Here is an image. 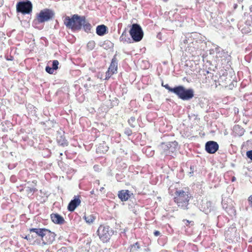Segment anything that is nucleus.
Wrapping results in <instances>:
<instances>
[{"instance_id":"f257e3e1","label":"nucleus","mask_w":252,"mask_h":252,"mask_svg":"<svg viewBox=\"0 0 252 252\" xmlns=\"http://www.w3.org/2000/svg\"><path fill=\"white\" fill-rule=\"evenodd\" d=\"M29 231L30 233L32 232L35 233L40 238V239H39L36 237H34L30 234H28L24 237V239L32 242L33 245H50L55 240L56 234L48 229L32 228L29 229Z\"/></svg>"},{"instance_id":"f03ea898","label":"nucleus","mask_w":252,"mask_h":252,"mask_svg":"<svg viewBox=\"0 0 252 252\" xmlns=\"http://www.w3.org/2000/svg\"><path fill=\"white\" fill-rule=\"evenodd\" d=\"M174 201L178 207L183 210H187L190 198L189 192L183 190H178L175 192Z\"/></svg>"},{"instance_id":"7ed1b4c3","label":"nucleus","mask_w":252,"mask_h":252,"mask_svg":"<svg viewBox=\"0 0 252 252\" xmlns=\"http://www.w3.org/2000/svg\"><path fill=\"white\" fill-rule=\"evenodd\" d=\"M114 232V230L107 225H100L97 230V234L103 243L108 242Z\"/></svg>"},{"instance_id":"20e7f679","label":"nucleus","mask_w":252,"mask_h":252,"mask_svg":"<svg viewBox=\"0 0 252 252\" xmlns=\"http://www.w3.org/2000/svg\"><path fill=\"white\" fill-rule=\"evenodd\" d=\"M55 16L54 12L48 8H45L41 10L38 13L36 14L35 19L34 22L37 23H43L52 20Z\"/></svg>"},{"instance_id":"39448f33","label":"nucleus","mask_w":252,"mask_h":252,"mask_svg":"<svg viewBox=\"0 0 252 252\" xmlns=\"http://www.w3.org/2000/svg\"><path fill=\"white\" fill-rule=\"evenodd\" d=\"M174 94L183 100H189L193 97L194 91L192 89H187L183 86H177Z\"/></svg>"},{"instance_id":"423d86ee","label":"nucleus","mask_w":252,"mask_h":252,"mask_svg":"<svg viewBox=\"0 0 252 252\" xmlns=\"http://www.w3.org/2000/svg\"><path fill=\"white\" fill-rule=\"evenodd\" d=\"M63 23L66 28L72 31L79 30V15L74 14L71 17L66 16L63 19Z\"/></svg>"},{"instance_id":"0eeeda50","label":"nucleus","mask_w":252,"mask_h":252,"mask_svg":"<svg viewBox=\"0 0 252 252\" xmlns=\"http://www.w3.org/2000/svg\"><path fill=\"white\" fill-rule=\"evenodd\" d=\"M129 34L135 42H139L142 40L143 37V32L140 26L137 24L132 25L129 31Z\"/></svg>"},{"instance_id":"6e6552de","label":"nucleus","mask_w":252,"mask_h":252,"mask_svg":"<svg viewBox=\"0 0 252 252\" xmlns=\"http://www.w3.org/2000/svg\"><path fill=\"white\" fill-rule=\"evenodd\" d=\"M32 5L29 0L18 2L16 4V11L23 14H30L32 11Z\"/></svg>"},{"instance_id":"1a4fd4ad","label":"nucleus","mask_w":252,"mask_h":252,"mask_svg":"<svg viewBox=\"0 0 252 252\" xmlns=\"http://www.w3.org/2000/svg\"><path fill=\"white\" fill-rule=\"evenodd\" d=\"M80 241L82 243L81 252H89L92 242L91 237L88 235H85L83 238H80Z\"/></svg>"},{"instance_id":"9d476101","label":"nucleus","mask_w":252,"mask_h":252,"mask_svg":"<svg viewBox=\"0 0 252 252\" xmlns=\"http://www.w3.org/2000/svg\"><path fill=\"white\" fill-rule=\"evenodd\" d=\"M219 149V145L214 141H209L205 144V150L208 153L214 154Z\"/></svg>"},{"instance_id":"9b49d317","label":"nucleus","mask_w":252,"mask_h":252,"mask_svg":"<svg viewBox=\"0 0 252 252\" xmlns=\"http://www.w3.org/2000/svg\"><path fill=\"white\" fill-rule=\"evenodd\" d=\"M118 68V61L115 55L112 59L110 65L108 68V70L106 73L108 77H110L112 74L116 73Z\"/></svg>"},{"instance_id":"f8f14e48","label":"nucleus","mask_w":252,"mask_h":252,"mask_svg":"<svg viewBox=\"0 0 252 252\" xmlns=\"http://www.w3.org/2000/svg\"><path fill=\"white\" fill-rule=\"evenodd\" d=\"M82 27L86 32H91L92 26L91 24L86 20L85 16H80V29Z\"/></svg>"},{"instance_id":"ddd939ff","label":"nucleus","mask_w":252,"mask_h":252,"mask_svg":"<svg viewBox=\"0 0 252 252\" xmlns=\"http://www.w3.org/2000/svg\"><path fill=\"white\" fill-rule=\"evenodd\" d=\"M118 195L122 201H126L130 198L131 194L128 190H121L118 192Z\"/></svg>"},{"instance_id":"4468645a","label":"nucleus","mask_w":252,"mask_h":252,"mask_svg":"<svg viewBox=\"0 0 252 252\" xmlns=\"http://www.w3.org/2000/svg\"><path fill=\"white\" fill-rule=\"evenodd\" d=\"M51 219L54 223L56 224H62L64 222L63 218L58 214H52L51 215Z\"/></svg>"},{"instance_id":"2eb2a0df","label":"nucleus","mask_w":252,"mask_h":252,"mask_svg":"<svg viewBox=\"0 0 252 252\" xmlns=\"http://www.w3.org/2000/svg\"><path fill=\"white\" fill-rule=\"evenodd\" d=\"M169 151L168 152V156H171V154L176 152L178 149V143L177 141H174L168 142Z\"/></svg>"},{"instance_id":"dca6fc26","label":"nucleus","mask_w":252,"mask_h":252,"mask_svg":"<svg viewBox=\"0 0 252 252\" xmlns=\"http://www.w3.org/2000/svg\"><path fill=\"white\" fill-rule=\"evenodd\" d=\"M108 28L104 25H98L96 28V33L99 36H103L108 33Z\"/></svg>"},{"instance_id":"f3484780","label":"nucleus","mask_w":252,"mask_h":252,"mask_svg":"<svg viewBox=\"0 0 252 252\" xmlns=\"http://www.w3.org/2000/svg\"><path fill=\"white\" fill-rule=\"evenodd\" d=\"M237 231V229L236 227L233 225L229 227L227 230L225 232V235L227 237H235L236 236V233Z\"/></svg>"},{"instance_id":"a211bd4d","label":"nucleus","mask_w":252,"mask_h":252,"mask_svg":"<svg viewBox=\"0 0 252 252\" xmlns=\"http://www.w3.org/2000/svg\"><path fill=\"white\" fill-rule=\"evenodd\" d=\"M79 205V198H77L76 196L75 197V198L71 200L68 206H67V209L68 211L70 212L73 211L77 207V206Z\"/></svg>"},{"instance_id":"6ab92c4d","label":"nucleus","mask_w":252,"mask_h":252,"mask_svg":"<svg viewBox=\"0 0 252 252\" xmlns=\"http://www.w3.org/2000/svg\"><path fill=\"white\" fill-rule=\"evenodd\" d=\"M159 149L160 151L161 154L165 156H168V152L169 151L168 142L162 143L159 146Z\"/></svg>"},{"instance_id":"aec40b11","label":"nucleus","mask_w":252,"mask_h":252,"mask_svg":"<svg viewBox=\"0 0 252 252\" xmlns=\"http://www.w3.org/2000/svg\"><path fill=\"white\" fill-rule=\"evenodd\" d=\"M95 218V216L93 214L86 215L85 214L83 217V219L85 220V222L89 224L93 223Z\"/></svg>"},{"instance_id":"412c9836","label":"nucleus","mask_w":252,"mask_h":252,"mask_svg":"<svg viewBox=\"0 0 252 252\" xmlns=\"http://www.w3.org/2000/svg\"><path fill=\"white\" fill-rule=\"evenodd\" d=\"M234 132L238 136H242L244 134L245 130L239 125L235 126L233 127Z\"/></svg>"},{"instance_id":"4be33fe9","label":"nucleus","mask_w":252,"mask_h":252,"mask_svg":"<svg viewBox=\"0 0 252 252\" xmlns=\"http://www.w3.org/2000/svg\"><path fill=\"white\" fill-rule=\"evenodd\" d=\"M101 47L105 49L108 50L112 48L113 47V44L110 41L107 40L103 42L101 45Z\"/></svg>"},{"instance_id":"5701e85b","label":"nucleus","mask_w":252,"mask_h":252,"mask_svg":"<svg viewBox=\"0 0 252 252\" xmlns=\"http://www.w3.org/2000/svg\"><path fill=\"white\" fill-rule=\"evenodd\" d=\"M26 192L29 197L33 195L34 193L37 191V189L35 188H32L27 187L26 188Z\"/></svg>"},{"instance_id":"b1692460","label":"nucleus","mask_w":252,"mask_h":252,"mask_svg":"<svg viewBox=\"0 0 252 252\" xmlns=\"http://www.w3.org/2000/svg\"><path fill=\"white\" fill-rule=\"evenodd\" d=\"M225 209L226 211L227 212L229 215L232 216H235L236 215V210L233 207H226L225 208Z\"/></svg>"},{"instance_id":"393cba45","label":"nucleus","mask_w":252,"mask_h":252,"mask_svg":"<svg viewBox=\"0 0 252 252\" xmlns=\"http://www.w3.org/2000/svg\"><path fill=\"white\" fill-rule=\"evenodd\" d=\"M146 154L149 157H152L154 155V151L152 150L151 147H147L143 149Z\"/></svg>"},{"instance_id":"a878e982","label":"nucleus","mask_w":252,"mask_h":252,"mask_svg":"<svg viewBox=\"0 0 252 252\" xmlns=\"http://www.w3.org/2000/svg\"><path fill=\"white\" fill-rule=\"evenodd\" d=\"M95 46V43L94 41H90L87 44V49L88 51L93 50Z\"/></svg>"},{"instance_id":"bb28decb","label":"nucleus","mask_w":252,"mask_h":252,"mask_svg":"<svg viewBox=\"0 0 252 252\" xmlns=\"http://www.w3.org/2000/svg\"><path fill=\"white\" fill-rule=\"evenodd\" d=\"M214 47L215 48L214 49H212L211 50V51H213L214 52H216L218 55H219V57H221V55L224 53L223 52V50H222L221 51H220V48L218 46V45H214Z\"/></svg>"},{"instance_id":"cd10ccee","label":"nucleus","mask_w":252,"mask_h":252,"mask_svg":"<svg viewBox=\"0 0 252 252\" xmlns=\"http://www.w3.org/2000/svg\"><path fill=\"white\" fill-rule=\"evenodd\" d=\"M126 32L125 31H124L122 35H121L120 37V39L121 40V41H122L123 42H129L130 43V41H130V39L129 38H128L127 39L128 40H127V39L126 38Z\"/></svg>"},{"instance_id":"c85d7f7f","label":"nucleus","mask_w":252,"mask_h":252,"mask_svg":"<svg viewBox=\"0 0 252 252\" xmlns=\"http://www.w3.org/2000/svg\"><path fill=\"white\" fill-rule=\"evenodd\" d=\"M163 87H164L166 89L168 90L169 92H171L174 94H175V92L176 90V86L174 88L170 87L168 84H166L164 86H163Z\"/></svg>"},{"instance_id":"c756f323","label":"nucleus","mask_w":252,"mask_h":252,"mask_svg":"<svg viewBox=\"0 0 252 252\" xmlns=\"http://www.w3.org/2000/svg\"><path fill=\"white\" fill-rule=\"evenodd\" d=\"M140 246L138 242H136L133 245H131V251H135L140 249Z\"/></svg>"},{"instance_id":"7c9ffc66","label":"nucleus","mask_w":252,"mask_h":252,"mask_svg":"<svg viewBox=\"0 0 252 252\" xmlns=\"http://www.w3.org/2000/svg\"><path fill=\"white\" fill-rule=\"evenodd\" d=\"M135 118L134 117H130V118L128 121L129 125L132 127H134L135 126V125H134V123H135Z\"/></svg>"},{"instance_id":"2f4dec72","label":"nucleus","mask_w":252,"mask_h":252,"mask_svg":"<svg viewBox=\"0 0 252 252\" xmlns=\"http://www.w3.org/2000/svg\"><path fill=\"white\" fill-rule=\"evenodd\" d=\"M59 62L57 60H54L53 61L52 67L54 70H56L58 68Z\"/></svg>"},{"instance_id":"473e14b6","label":"nucleus","mask_w":252,"mask_h":252,"mask_svg":"<svg viewBox=\"0 0 252 252\" xmlns=\"http://www.w3.org/2000/svg\"><path fill=\"white\" fill-rule=\"evenodd\" d=\"M184 224L186 225L187 226H192L194 225V222L193 221H189L187 220H183Z\"/></svg>"},{"instance_id":"72a5a7b5","label":"nucleus","mask_w":252,"mask_h":252,"mask_svg":"<svg viewBox=\"0 0 252 252\" xmlns=\"http://www.w3.org/2000/svg\"><path fill=\"white\" fill-rule=\"evenodd\" d=\"M58 143L61 146H66L67 145V142L64 140V139H63V141H61L60 140H58Z\"/></svg>"},{"instance_id":"f704fd0d","label":"nucleus","mask_w":252,"mask_h":252,"mask_svg":"<svg viewBox=\"0 0 252 252\" xmlns=\"http://www.w3.org/2000/svg\"><path fill=\"white\" fill-rule=\"evenodd\" d=\"M45 70L47 72H48L49 74H53L54 71V69H53V68L50 67L49 66H47L45 68Z\"/></svg>"},{"instance_id":"c9c22d12","label":"nucleus","mask_w":252,"mask_h":252,"mask_svg":"<svg viewBox=\"0 0 252 252\" xmlns=\"http://www.w3.org/2000/svg\"><path fill=\"white\" fill-rule=\"evenodd\" d=\"M246 156L252 160V150L247 151Z\"/></svg>"},{"instance_id":"e433bc0d","label":"nucleus","mask_w":252,"mask_h":252,"mask_svg":"<svg viewBox=\"0 0 252 252\" xmlns=\"http://www.w3.org/2000/svg\"><path fill=\"white\" fill-rule=\"evenodd\" d=\"M194 167H195L194 165H191L190 166V171L189 172V174L190 176H192L193 175Z\"/></svg>"},{"instance_id":"4c0bfd02","label":"nucleus","mask_w":252,"mask_h":252,"mask_svg":"<svg viewBox=\"0 0 252 252\" xmlns=\"http://www.w3.org/2000/svg\"><path fill=\"white\" fill-rule=\"evenodd\" d=\"M125 133L128 135V136H129V135H131V134H132V131L130 129H126L125 131Z\"/></svg>"},{"instance_id":"58836bf2","label":"nucleus","mask_w":252,"mask_h":252,"mask_svg":"<svg viewBox=\"0 0 252 252\" xmlns=\"http://www.w3.org/2000/svg\"><path fill=\"white\" fill-rule=\"evenodd\" d=\"M5 59L7 61H13L14 60V58L12 56L5 57Z\"/></svg>"},{"instance_id":"ea45409f","label":"nucleus","mask_w":252,"mask_h":252,"mask_svg":"<svg viewBox=\"0 0 252 252\" xmlns=\"http://www.w3.org/2000/svg\"><path fill=\"white\" fill-rule=\"evenodd\" d=\"M154 234L155 236H158L160 235V233L159 231L156 230L154 231Z\"/></svg>"},{"instance_id":"a19ab883","label":"nucleus","mask_w":252,"mask_h":252,"mask_svg":"<svg viewBox=\"0 0 252 252\" xmlns=\"http://www.w3.org/2000/svg\"><path fill=\"white\" fill-rule=\"evenodd\" d=\"M94 168L95 171H98L99 170V166L97 165H95L94 166Z\"/></svg>"},{"instance_id":"79ce46f5","label":"nucleus","mask_w":252,"mask_h":252,"mask_svg":"<svg viewBox=\"0 0 252 252\" xmlns=\"http://www.w3.org/2000/svg\"><path fill=\"white\" fill-rule=\"evenodd\" d=\"M250 13H251V15L252 16V5L250 8Z\"/></svg>"},{"instance_id":"37998d69","label":"nucleus","mask_w":252,"mask_h":252,"mask_svg":"<svg viewBox=\"0 0 252 252\" xmlns=\"http://www.w3.org/2000/svg\"><path fill=\"white\" fill-rule=\"evenodd\" d=\"M236 180V178L235 177H233L232 178V181L234 182Z\"/></svg>"},{"instance_id":"c03bdc74","label":"nucleus","mask_w":252,"mask_h":252,"mask_svg":"<svg viewBox=\"0 0 252 252\" xmlns=\"http://www.w3.org/2000/svg\"><path fill=\"white\" fill-rule=\"evenodd\" d=\"M233 7H234V9L237 8V4H234Z\"/></svg>"},{"instance_id":"a18cd8bd","label":"nucleus","mask_w":252,"mask_h":252,"mask_svg":"<svg viewBox=\"0 0 252 252\" xmlns=\"http://www.w3.org/2000/svg\"><path fill=\"white\" fill-rule=\"evenodd\" d=\"M3 0H0V7L2 5Z\"/></svg>"},{"instance_id":"49530a36","label":"nucleus","mask_w":252,"mask_h":252,"mask_svg":"<svg viewBox=\"0 0 252 252\" xmlns=\"http://www.w3.org/2000/svg\"><path fill=\"white\" fill-rule=\"evenodd\" d=\"M162 86L163 87V86H164L165 85H164V84L162 83V84H161Z\"/></svg>"},{"instance_id":"de8ad7c7","label":"nucleus","mask_w":252,"mask_h":252,"mask_svg":"<svg viewBox=\"0 0 252 252\" xmlns=\"http://www.w3.org/2000/svg\"><path fill=\"white\" fill-rule=\"evenodd\" d=\"M104 188L102 187L100 189V190H101L102 189H103Z\"/></svg>"},{"instance_id":"09e8293b","label":"nucleus","mask_w":252,"mask_h":252,"mask_svg":"<svg viewBox=\"0 0 252 252\" xmlns=\"http://www.w3.org/2000/svg\"><path fill=\"white\" fill-rule=\"evenodd\" d=\"M83 163H85L86 164V161L83 162Z\"/></svg>"},{"instance_id":"8fccbe9b","label":"nucleus","mask_w":252,"mask_h":252,"mask_svg":"<svg viewBox=\"0 0 252 252\" xmlns=\"http://www.w3.org/2000/svg\"><path fill=\"white\" fill-rule=\"evenodd\" d=\"M167 0H164V1H167Z\"/></svg>"}]
</instances>
